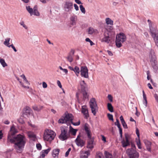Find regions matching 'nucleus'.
I'll list each match as a JSON object with an SVG mask.
<instances>
[{"label":"nucleus","mask_w":158,"mask_h":158,"mask_svg":"<svg viewBox=\"0 0 158 158\" xmlns=\"http://www.w3.org/2000/svg\"><path fill=\"white\" fill-rule=\"evenodd\" d=\"M18 131L13 125L10 127L8 136V140L11 143H15V148L18 152H22L23 148L26 143V139L24 135L20 134L17 135L16 136L14 135Z\"/></svg>","instance_id":"f257e3e1"},{"label":"nucleus","mask_w":158,"mask_h":158,"mask_svg":"<svg viewBox=\"0 0 158 158\" xmlns=\"http://www.w3.org/2000/svg\"><path fill=\"white\" fill-rule=\"evenodd\" d=\"M149 58L150 62L154 69L156 71L157 70V62L156 57L154 50L151 49L149 52Z\"/></svg>","instance_id":"f03ea898"},{"label":"nucleus","mask_w":158,"mask_h":158,"mask_svg":"<svg viewBox=\"0 0 158 158\" xmlns=\"http://www.w3.org/2000/svg\"><path fill=\"white\" fill-rule=\"evenodd\" d=\"M73 119V116L72 114L66 112L58 120V123L61 124L67 123L70 122Z\"/></svg>","instance_id":"7ed1b4c3"},{"label":"nucleus","mask_w":158,"mask_h":158,"mask_svg":"<svg viewBox=\"0 0 158 158\" xmlns=\"http://www.w3.org/2000/svg\"><path fill=\"white\" fill-rule=\"evenodd\" d=\"M56 135V133L53 131L50 130H46L44 133L43 138L45 140L50 142L53 140Z\"/></svg>","instance_id":"20e7f679"},{"label":"nucleus","mask_w":158,"mask_h":158,"mask_svg":"<svg viewBox=\"0 0 158 158\" xmlns=\"http://www.w3.org/2000/svg\"><path fill=\"white\" fill-rule=\"evenodd\" d=\"M126 40V37L123 33H120L117 35L116 38L115 44L116 47L120 48L122 46V44Z\"/></svg>","instance_id":"39448f33"},{"label":"nucleus","mask_w":158,"mask_h":158,"mask_svg":"<svg viewBox=\"0 0 158 158\" xmlns=\"http://www.w3.org/2000/svg\"><path fill=\"white\" fill-rule=\"evenodd\" d=\"M61 134L59 138L62 141L67 139L69 137V134L68 132V129L67 127H62L60 128Z\"/></svg>","instance_id":"423d86ee"},{"label":"nucleus","mask_w":158,"mask_h":158,"mask_svg":"<svg viewBox=\"0 0 158 158\" xmlns=\"http://www.w3.org/2000/svg\"><path fill=\"white\" fill-rule=\"evenodd\" d=\"M127 153L129 158H138L139 157V153L134 149L131 148L127 149Z\"/></svg>","instance_id":"0eeeda50"},{"label":"nucleus","mask_w":158,"mask_h":158,"mask_svg":"<svg viewBox=\"0 0 158 158\" xmlns=\"http://www.w3.org/2000/svg\"><path fill=\"white\" fill-rule=\"evenodd\" d=\"M90 107L91 109L92 113L94 115H95L96 110L97 109L98 107L95 99L94 98H92L89 102Z\"/></svg>","instance_id":"6e6552de"},{"label":"nucleus","mask_w":158,"mask_h":158,"mask_svg":"<svg viewBox=\"0 0 158 158\" xmlns=\"http://www.w3.org/2000/svg\"><path fill=\"white\" fill-rule=\"evenodd\" d=\"M88 70L86 66H82L81 68L80 72L81 77L85 78L89 77Z\"/></svg>","instance_id":"1a4fd4ad"},{"label":"nucleus","mask_w":158,"mask_h":158,"mask_svg":"<svg viewBox=\"0 0 158 158\" xmlns=\"http://www.w3.org/2000/svg\"><path fill=\"white\" fill-rule=\"evenodd\" d=\"M125 139H123L121 142L122 146L123 147H125L130 145V142L129 140L130 136L127 134H125Z\"/></svg>","instance_id":"9d476101"},{"label":"nucleus","mask_w":158,"mask_h":158,"mask_svg":"<svg viewBox=\"0 0 158 158\" xmlns=\"http://www.w3.org/2000/svg\"><path fill=\"white\" fill-rule=\"evenodd\" d=\"M150 33L156 46L158 48V32L157 30H156L154 31H152Z\"/></svg>","instance_id":"9b49d317"},{"label":"nucleus","mask_w":158,"mask_h":158,"mask_svg":"<svg viewBox=\"0 0 158 158\" xmlns=\"http://www.w3.org/2000/svg\"><path fill=\"white\" fill-rule=\"evenodd\" d=\"M75 142L77 145L78 146L82 147L85 144V142L80 138V136L78 135L77 139L75 140Z\"/></svg>","instance_id":"f8f14e48"},{"label":"nucleus","mask_w":158,"mask_h":158,"mask_svg":"<svg viewBox=\"0 0 158 158\" xmlns=\"http://www.w3.org/2000/svg\"><path fill=\"white\" fill-rule=\"evenodd\" d=\"M81 113L84 116V118H87L89 117V114L88 108L86 106H82L81 107Z\"/></svg>","instance_id":"ddd939ff"},{"label":"nucleus","mask_w":158,"mask_h":158,"mask_svg":"<svg viewBox=\"0 0 158 158\" xmlns=\"http://www.w3.org/2000/svg\"><path fill=\"white\" fill-rule=\"evenodd\" d=\"M10 40V38H7L6 39L5 41L3 43L5 45L7 46V47L9 48L11 47L15 52H16L17 51V50L15 48V47L14 46V45L13 44H12L11 45H9V42Z\"/></svg>","instance_id":"4468645a"},{"label":"nucleus","mask_w":158,"mask_h":158,"mask_svg":"<svg viewBox=\"0 0 158 158\" xmlns=\"http://www.w3.org/2000/svg\"><path fill=\"white\" fill-rule=\"evenodd\" d=\"M64 8L65 9H68V11L71 10L73 8V3L69 1L65 2L64 5Z\"/></svg>","instance_id":"2eb2a0df"},{"label":"nucleus","mask_w":158,"mask_h":158,"mask_svg":"<svg viewBox=\"0 0 158 158\" xmlns=\"http://www.w3.org/2000/svg\"><path fill=\"white\" fill-rule=\"evenodd\" d=\"M60 150L59 149H54L52 152V155L54 158H58Z\"/></svg>","instance_id":"dca6fc26"},{"label":"nucleus","mask_w":158,"mask_h":158,"mask_svg":"<svg viewBox=\"0 0 158 158\" xmlns=\"http://www.w3.org/2000/svg\"><path fill=\"white\" fill-rule=\"evenodd\" d=\"M80 84L81 87V91H85L87 88V85L85 83L84 81H81L80 82Z\"/></svg>","instance_id":"f3484780"},{"label":"nucleus","mask_w":158,"mask_h":158,"mask_svg":"<svg viewBox=\"0 0 158 158\" xmlns=\"http://www.w3.org/2000/svg\"><path fill=\"white\" fill-rule=\"evenodd\" d=\"M144 142L145 144L147 150L150 152L151 151V146L152 143L147 140H144Z\"/></svg>","instance_id":"a211bd4d"},{"label":"nucleus","mask_w":158,"mask_h":158,"mask_svg":"<svg viewBox=\"0 0 158 158\" xmlns=\"http://www.w3.org/2000/svg\"><path fill=\"white\" fill-rule=\"evenodd\" d=\"M110 41V37L108 34H105L104 37L102 39V42H105L108 44Z\"/></svg>","instance_id":"6ab92c4d"},{"label":"nucleus","mask_w":158,"mask_h":158,"mask_svg":"<svg viewBox=\"0 0 158 158\" xmlns=\"http://www.w3.org/2000/svg\"><path fill=\"white\" fill-rule=\"evenodd\" d=\"M77 19V16L76 15H73L70 18L71 24L72 25H75L76 24V21Z\"/></svg>","instance_id":"aec40b11"},{"label":"nucleus","mask_w":158,"mask_h":158,"mask_svg":"<svg viewBox=\"0 0 158 158\" xmlns=\"http://www.w3.org/2000/svg\"><path fill=\"white\" fill-rule=\"evenodd\" d=\"M32 108L34 110L37 111H40L44 107L43 106L40 105L37 106L34 105L32 107Z\"/></svg>","instance_id":"412c9836"},{"label":"nucleus","mask_w":158,"mask_h":158,"mask_svg":"<svg viewBox=\"0 0 158 158\" xmlns=\"http://www.w3.org/2000/svg\"><path fill=\"white\" fill-rule=\"evenodd\" d=\"M83 95V100L85 101L86 100L89 99V95L86 91H81Z\"/></svg>","instance_id":"4be33fe9"},{"label":"nucleus","mask_w":158,"mask_h":158,"mask_svg":"<svg viewBox=\"0 0 158 158\" xmlns=\"http://www.w3.org/2000/svg\"><path fill=\"white\" fill-rule=\"evenodd\" d=\"M90 155V153L89 151H85L84 153H81L80 156V158H87Z\"/></svg>","instance_id":"5701e85b"},{"label":"nucleus","mask_w":158,"mask_h":158,"mask_svg":"<svg viewBox=\"0 0 158 158\" xmlns=\"http://www.w3.org/2000/svg\"><path fill=\"white\" fill-rule=\"evenodd\" d=\"M97 32V30L93 28L90 27L88 29V33L89 34L92 35L93 33H95Z\"/></svg>","instance_id":"b1692460"},{"label":"nucleus","mask_w":158,"mask_h":158,"mask_svg":"<svg viewBox=\"0 0 158 158\" xmlns=\"http://www.w3.org/2000/svg\"><path fill=\"white\" fill-rule=\"evenodd\" d=\"M84 129L87 135L88 138H90L91 135V132L90 130L88 127L85 125L84 127Z\"/></svg>","instance_id":"393cba45"},{"label":"nucleus","mask_w":158,"mask_h":158,"mask_svg":"<svg viewBox=\"0 0 158 158\" xmlns=\"http://www.w3.org/2000/svg\"><path fill=\"white\" fill-rule=\"evenodd\" d=\"M25 112L24 114L27 115H30L31 112V110L29 106H27L25 108Z\"/></svg>","instance_id":"a878e982"},{"label":"nucleus","mask_w":158,"mask_h":158,"mask_svg":"<svg viewBox=\"0 0 158 158\" xmlns=\"http://www.w3.org/2000/svg\"><path fill=\"white\" fill-rule=\"evenodd\" d=\"M148 23L149 24L150 32H152V31H154L157 30L156 28H153L152 27V23L151 22V21L150 20L148 19Z\"/></svg>","instance_id":"bb28decb"},{"label":"nucleus","mask_w":158,"mask_h":158,"mask_svg":"<svg viewBox=\"0 0 158 158\" xmlns=\"http://www.w3.org/2000/svg\"><path fill=\"white\" fill-rule=\"evenodd\" d=\"M73 56L72 55L71 53H69L68 56L66 57V58L69 62L71 63L73 60Z\"/></svg>","instance_id":"cd10ccee"},{"label":"nucleus","mask_w":158,"mask_h":158,"mask_svg":"<svg viewBox=\"0 0 158 158\" xmlns=\"http://www.w3.org/2000/svg\"><path fill=\"white\" fill-rule=\"evenodd\" d=\"M26 9L28 12L30 13L31 16L33 14V9L32 8H31L30 6H26Z\"/></svg>","instance_id":"c85d7f7f"},{"label":"nucleus","mask_w":158,"mask_h":158,"mask_svg":"<svg viewBox=\"0 0 158 158\" xmlns=\"http://www.w3.org/2000/svg\"><path fill=\"white\" fill-rule=\"evenodd\" d=\"M106 23L107 25L110 24V25H113V21L109 18H106Z\"/></svg>","instance_id":"c756f323"},{"label":"nucleus","mask_w":158,"mask_h":158,"mask_svg":"<svg viewBox=\"0 0 158 158\" xmlns=\"http://www.w3.org/2000/svg\"><path fill=\"white\" fill-rule=\"evenodd\" d=\"M107 108L108 110L111 112H112L114 111L113 107L111 103H109L107 104Z\"/></svg>","instance_id":"7c9ffc66"},{"label":"nucleus","mask_w":158,"mask_h":158,"mask_svg":"<svg viewBox=\"0 0 158 158\" xmlns=\"http://www.w3.org/2000/svg\"><path fill=\"white\" fill-rule=\"evenodd\" d=\"M73 71L75 73L76 75L78 76L80 72L79 68L77 66H75L74 69Z\"/></svg>","instance_id":"2f4dec72"},{"label":"nucleus","mask_w":158,"mask_h":158,"mask_svg":"<svg viewBox=\"0 0 158 158\" xmlns=\"http://www.w3.org/2000/svg\"><path fill=\"white\" fill-rule=\"evenodd\" d=\"M21 77L23 79L24 82L28 86L30 85V83L28 82V81L27 79L25 76L24 74H23L21 76Z\"/></svg>","instance_id":"473e14b6"},{"label":"nucleus","mask_w":158,"mask_h":158,"mask_svg":"<svg viewBox=\"0 0 158 158\" xmlns=\"http://www.w3.org/2000/svg\"><path fill=\"white\" fill-rule=\"evenodd\" d=\"M136 143L138 148L139 149H141L142 148V147L141 146V142L139 138H136Z\"/></svg>","instance_id":"72a5a7b5"},{"label":"nucleus","mask_w":158,"mask_h":158,"mask_svg":"<svg viewBox=\"0 0 158 158\" xmlns=\"http://www.w3.org/2000/svg\"><path fill=\"white\" fill-rule=\"evenodd\" d=\"M0 63L3 67H5L7 66V64L5 62L4 60L2 59H0Z\"/></svg>","instance_id":"f704fd0d"},{"label":"nucleus","mask_w":158,"mask_h":158,"mask_svg":"<svg viewBox=\"0 0 158 158\" xmlns=\"http://www.w3.org/2000/svg\"><path fill=\"white\" fill-rule=\"evenodd\" d=\"M69 127L70 128V131L72 133V134L74 135H75L77 131V130L74 129L71 126H70Z\"/></svg>","instance_id":"c9c22d12"},{"label":"nucleus","mask_w":158,"mask_h":158,"mask_svg":"<svg viewBox=\"0 0 158 158\" xmlns=\"http://www.w3.org/2000/svg\"><path fill=\"white\" fill-rule=\"evenodd\" d=\"M105 154L106 158H113L112 154L109 152H105Z\"/></svg>","instance_id":"e433bc0d"},{"label":"nucleus","mask_w":158,"mask_h":158,"mask_svg":"<svg viewBox=\"0 0 158 158\" xmlns=\"http://www.w3.org/2000/svg\"><path fill=\"white\" fill-rule=\"evenodd\" d=\"M16 78L19 81V83H20L21 85L25 89H29V86L28 85H24L21 82V81H20V79L18 78V77H16Z\"/></svg>","instance_id":"4c0bfd02"},{"label":"nucleus","mask_w":158,"mask_h":158,"mask_svg":"<svg viewBox=\"0 0 158 158\" xmlns=\"http://www.w3.org/2000/svg\"><path fill=\"white\" fill-rule=\"evenodd\" d=\"M89 139V140L88 143V144H93L94 143V139L91 137V135H90V137L88 138Z\"/></svg>","instance_id":"58836bf2"},{"label":"nucleus","mask_w":158,"mask_h":158,"mask_svg":"<svg viewBox=\"0 0 158 158\" xmlns=\"http://www.w3.org/2000/svg\"><path fill=\"white\" fill-rule=\"evenodd\" d=\"M80 8L81 12L83 14H85V8L82 5L80 6Z\"/></svg>","instance_id":"ea45409f"},{"label":"nucleus","mask_w":158,"mask_h":158,"mask_svg":"<svg viewBox=\"0 0 158 158\" xmlns=\"http://www.w3.org/2000/svg\"><path fill=\"white\" fill-rule=\"evenodd\" d=\"M143 99L145 101V102H144V104L145 107H146L147 106V100L146 95V94L143 95Z\"/></svg>","instance_id":"a19ab883"},{"label":"nucleus","mask_w":158,"mask_h":158,"mask_svg":"<svg viewBox=\"0 0 158 158\" xmlns=\"http://www.w3.org/2000/svg\"><path fill=\"white\" fill-rule=\"evenodd\" d=\"M102 154L101 152L97 153L96 156V158H102Z\"/></svg>","instance_id":"79ce46f5"},{"label":"nucleus","mask_w":158,"mask_h":158,"mask_svg":"<svg viewBox=\"0 0 158 158\" xmlns=\"http://www.w3.org/2000/svg\"><path fill=\"white\" fill-rule=\"evenodd\" d=\"M19 23L25 29H26L27 28V27L25 25L23 21L20 22Z\"/></svg>","instance_id":"37998d69"},{"label":"nucleus","mask_w":158,"mask_h":158,"mask_svg":"<svg viewBox=\"0 0 158 158\" xmlns=\"http://www.w3.org/2000/svg\"><path fill=\"white\" fill-rule=\"evenodd\" d=\"M107 116L110 120L112 121H113V116L112 114H108Z\"/></svg>","instance_id":"c03bdc74"},{"label":"nucleus","mask_w":158,"mask_h":158,"mask_svg":"<svg viewBox=\"0 0 158 158\" xmlns=\"http://www.w3.org/2000/svg\"><path fill=\"white\" fill-rule=\"evenodd\" d=\"M51 150V148H50L46 150H43V153L47 154H48V153Z\"/></svg>","instance_id":"a18cd8bd"},{"label":"nucleus","mask_w":158,"mask_h":158,"mask_svg":"<svg viewBox=\"0 0 158 158\" xmlns=\"http://www.w3.org/2000/svg\"><path fill=\"white\" fill-rule=\"evenodd\" d=\"M70 122L74 126H78L79 125L80 123V122L79 121L77 123H74L73 122V120H72Z\"/></svg>","instance_id":"49530a36"},{"label":"nucleus","mask_w":158,"mask_h":158,"mask_svg":"<svg viewBox=\"0 0 158 158\" xmlns=\"http://www.w3.org/2000/svg\"><path fill=\"white\" fill-rule=\"evenodd\" d=\"M114 124L115 125L117 126L118 128H119V127H121L119 123V120L117 119L116 121L115 122Z\"/></svg>","instance_id":"de8ad7c7"},{"label":"nucleus","mask_w":158,"mask_h":158,"mask_svg":"<svg viewBox=\"0 0 158 158\" xmlns=\"http://www.w3.org/2000/svg\"><path fill=\"white\" fill-rule=\"evenodd\" d=\"M122 124L123 127L125 129H127V125L126 124L125 121H123L122 122H121Z\"/></svg>","instance_id":"09e8293b"},{"label":"nucleus","mask_w":158,"mask_h":158,"mask_svg":"<svg viewBox=\"0 0 158 158\" xmlns=\"http://www.w3.org/2000/svg\"><path fill=\"white\" fill-rule=\"evenodd\" d=\"M34 15H35L39 16L40 15V13L38 10H34L33 11Z\"/></svg>","instance_id":"8fccbe9b"},{"label":"nucleus","mask_w":158,"mask_h":158,"mask_svg":"<svg viewBox=\"0 0 158 158\" xmlns=\"http://www.w3.org/2000/svg\"><path fill=\"white\" fill-rule=\"evenodd\" d=\"M18 121L19 123L22 124H23L24 123V120L23 119L21 118L18 119Z\"/></svg>","instance_id":"3c124183"},{"label":"nucleus","mask_w":158,"mask_h":158,"mask_svg":"<svg viewBox=\"0 0 158 158\" xmlns=\"http://www.w3.org/2000/svg\"><path fill=\"white\" fill-rule=\"evenodd\" d=\"M119 130V133L120 134V136L121 138H122V130L121 127H119V128H118Z\"/></svg>","instance_id":"603ef678"},{"label":"nucleus","mask_w":158,"mask_h":158,"mask_svg":"<svg viewBox=\"0 0 158 158\" xmlns=\"http://www.w3.org/2000/svg\"><path fill=\"white\" fill-rule=\"evenodd\" d=\"M94 148L93 144H88L87 148L90 149H92Z\"/></svg>","instance_id":"864d4df0"},{"label":"nucleus","mask_w":158,"mask_h":158,"mask_svg":"<svg viewBox=\"0 0 158 158\" xmlns=\"http://www.w3.org/2000/svg\"><path fill=\"white\" fill-rule=\"evenodd\" d=\"M136 133L138 137V138H139V133L138 129L137 128L136 129Z\"/></svg>","instance_id":"5fc2aeb1"},{"label":"nucleus","mask_w":158,"mask_h":158,"mask_svg":"<svg viewBox=\"0 0 158 158\" xmlns=\"http://www.w3.org/2000/svg\"><path fill=\"white\" fill-rule=\"evenodd\" d=\"M71 148H69L68 151L65 153V156L66 157L67 156L69 155V153L71 151Z\"/></svg>","instance_id":"6e6d98bb"},{"label":"nucleus","mask_w":158,"mask_h":158,"mask_svg":"<svg viewBox=\"0 0 158 158\" xmlns=\"http://www.w3.org/2000/svg\"><path fill=\"white\" fill-rule=\"evenodd\" d=\"M108 98L110 102H112L113 101V98L111 95L109 94L108 95Z\"/></svg>","instance_id":"4d7b16f0"},{"label":"nucleus","mask_w":158,"mask_h":158,"mask_svg":"<svg viewBox=\"0 0 158 158\" xmlns=\"http://www.w3.org/2000/svg\"><path fill=\"white\" fill-rule=\"evenodd\" d=\"M57 84L58 86H59V87L60 88L62 89V85H61V83L60 82V81L59 80H57Z\"/></svg>","instance_id":"13d9d810"},{"label":"nucleus","mask_w":158,"mask_h":158,"mask_svg":"<svg viewBox=\"0 0 158 158\" xmlns=\"http://www.w3.org/2000/svg\"><path fill=\"white\" fill-rule=\"evenodd\" d=\"M42 86L43 88H45L47 87V85L46 82H44L42 83Z\"/></svg>","instance_id":"bf43d9fd"},{"label":"nucleus","mask_w":158,"mask_h":158,"mask_svg":"<svg viewBox=\"0 0 158 158\" xmlns=\"http://www.w3.org/2000/svg\"><path fill=\"white\" fill-rule=\"evenodd\" d=\"M36 147L39 150H40L41 149V146L40 144L39 143L36 144Z\"/></svg>","instance_id":"052dcab7"},{"label":"nucleus","mask_w":158,"mask_h":158,"mask_svg":"<svg viewBox=\"0 0 158 158\" xmlns=\"http://www.w3.org/2000/svg\"><path fill=\"white\" fill-rule=\"evenodd\" d=\"M74 6L75 8V9L76 10H79V7L76 4H74Z\"/></svg>","instance_id":"680f3d73"},{"label":"nucleus","mask_w":158,"mask_h":158,"mask_svg":"<svg viewBox=\"0 0 158 158\" xmlns=\"http://www.w3.org/2000/svg\"><path fill=\"white\" fill-rule=\"evenodd\" d=\"M107 53H108V55L110 56H112L113 55V53H112V52L110 51H109V50H107Z\"/></svg>","instance_id":"e2e57ef3"},{"label":"nucleus","mask_w":158,"mask_h":158,"mask_svg":"<svg viewBox=\"0 0 158 158\" xmlns=\"http://www.w3.org/2000/svg\"><path fill=\"white\" fill-rule=\"evenodd\" d=\"M75 2L78 4H82L81 1L79 0H75Z\"/></svg>","instance_id":"0e129e2a"},{"label":"nucleus","mask_w":158,"mask_h":158,"mask_svg":"<svg viewBox=\"0 0 158 158\" xmlns=\"http://www.w3.org/2000/svg\"><path fill=\"white\" fill-rule=\"evenodd\" d=\"M148 86L149 89H153L152 87V86L151 84L150 83H148Z\"/></svg>","instance_id":"69168bd1"},{"label":"nucleus","mask_w":158,"mask_h":158,"mask_svg":"<svg viewBox=\"0 0 158 158\" xmlns=\"http://www.w3.org/2000/svg\"><path fill=\"white\" fill-rule=\"evenodd\" d=\"M119 118H120V120L121 122L124 121V120L123 119V116L122 115H121L120 116Z\"/></svg>","instance_id":"338daca9"},{"label":"nucleus","mask_w":158,"mask_h":158,"mask_svg":"<svg viewBox=\"0 0 158 158\" xmlns=\"http://www.w3.org/2000/svg\"><path fill=\"white\" fill-rule=\"evenodd\" d=\"M70 53H71L72 55L73 56L74 54V51L73 49H72Z\"/></svg>","instance_id":"774afa93"}]
</instances>
